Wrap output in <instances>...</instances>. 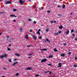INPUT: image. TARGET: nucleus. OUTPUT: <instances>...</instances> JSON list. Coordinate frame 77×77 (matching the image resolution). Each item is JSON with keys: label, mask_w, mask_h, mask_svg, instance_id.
Here are the masks:
<instances>
[{"label": "nucleus", "mask_w": 77, "mask_h": 77, "mask_svg": "<svg viewBox=\"0 0 77 77\" xmlns=\"http://www.w3.org/2000/svg\"><path fill=\"white\" fill-rule=\"evenodd\" d=\"M75 40L76 41H77V38H75Z\"/></svg>", "instance_id": "nucleus-54"}, {"label": "nucleus", "mask_w": 77, "mask_h": 77, "mask_svg": "<svg viewBox=\"0 0 77 77\" xmlns=\"http://www.w3.org/2000/svg\"><path fill=\"white\" fill-rule=\"evenodd\" d=\"M3 0H0V1H2Z\"/></svg>", "instance_id": "nucleus-63"}, {"label": "nucleus", "mask_w": 77, "mask_h": 77, "mask_svg": "<svg viewBox=\"0 0 77 77\" xmlns=\"http://www.w3.org/2000/svg\"><path fill=\"white\" fill-rule=\"evenodd\" d=\"M28 21H31V19H28Z\"/></svg>", "instance_id": "nucleus-43"}, {"label": "nucleus", "mask_w": 77, "mask_h": 77, "mask_svg": "<svg viewBox=\"0 0 77 77\" xmlns=\"http://www.w3.org/2000/svg\"><path fill=\"white\" fill-rule=\"evenodd\" d=\"M14 60L15 61V60H17V59H14Z\"/></svg>", "instance_id": "nucleus-53"}, {"label": "nucleus", "mask_w": 77, "mask_h": 77, "mask_svg": "<svg viewBox=\"0 0 77 77\" xmlns=\"http://www.w3.org/2000/svg\"><path fill=\"white\" fill-rule=\"evenodd\" d=\"M11 17H16V16L13 15H11Z\"/></svg>", "instance_id": "nucleus-11"}, {"label": "nucleus", "mask_w": 77, "mask_h": 77, "mask_svg": "<svg viewBox=\"0 0 77 77\" xmlns=\"http://www.w3.org/2000/svg\"><path fill=\"white\" fill-rule=\"evenodd\" d=\"M19 75V73H17L16 75H16V76H18V75Z\"/></svg>", "instance_id": "nucleus-30"}, {"label": "nucleus", "mask_w": 77, "mask_h": 77, "mask_svg": "<svg viewBox=\"0 0 77 77\" xmlns=\"http://www.w3.org/2000/svg\"><path fill=\"white\" fill-rule=\"evenodd\" d=\"M51 12V11H47L48 13H50Z\"/></svg>", "instance_id": "nucleus-37"}, {"label": "nucleus", "mask_w": 77, "mask_h": 77, "mask_svg": "<svg viewBox=\"0 0 77 77\" xmlns=\"http://www.w3.org/2000/svg\"><path fill=\"white\" fill-rule=\"evenodd\" d=\"M29 32H32V30H30L29 31Z\"/></svg>", "instance_id": "nucleus-49"}, {"label": "nucleus", "mask_w": 77, "mask_h": 77, "mask_svg": "<svg viewBox=\"0 0 77 77\" xmlns=\"http://www.w3.org/2000/svg\"><path fill=\"white\" fill-rule=\"evenodd\" d=\"M24 1H23L22 0H19V3H20V5H23L24 3Z\"/></svg>", "instance_id": "nucleus-2"}, {"label": "nucleus", "mask_w": 77, "mask_h": 77, "mask_svg": "<svg viewBox=\"0 0 77 77\" xmlns=\"http://www.w3.org/2000/svg\"><path fill=\"white\" fill-rule=\"evenodd\" d=\"M2 35V33H1L0 34V35Z\"/></svg>", "instance_id": "nucleus-60"}, {"label": "nucleus", "mask_w": 77, "mask_h": 77, "mask_svg": "<svg viewBox=\"0 0 77 77\" xmlns=\"http://www.w3.org/2000/svg\"><path fill=\"white\" fill-rule=\"evenodd\" d=\"M17 11V9H14L13 10V12H15L16 11Z\"/></svg>", "instance_id": "nucleus-25"}, {"label": "nucleus", "mask_w": 77, "mask_h": 77, "mask_svg": "<svg viewBox=\"0 0 77 77\" xmlns=\"http://www.w3.org/2000/svg\"><path fill=\"white\" fill-rule=\"evenodd\" d=\"M4 69H6V68H4Z\"/></svg>", "instance_id": "nucleus-58"}, {"label": "nucleus", "mask_w": 77, "mask_h": 77, "mask_svg": "<svg viewBox=\"0 0 77 77\" xmlns=\"http://www.w3.org/2000/svg\"><path fill=\"white\" fill-rule=\"evenodd\" d=\"M68 54H71V52H69Z\"/></svg>", "instance_id": "nucleus-48"}, {"label": "nucleus", "mask_w": 77, "mask_h": 77, "mask_svg": "<svg viewBox=\"0 0 77 77\" xmlns=\"http://www.w3.org/2000/svg\"><path fill=\"white\" fill-rule=\"evenodd\" d=\"M39 75H35L36 77H39Z\"/></svg>", "instance_id": "nucleus-31"}, {"label": "nucleus", "mask_w": 77, "mask_h": 77, "mask_svg": "<svg viewBox=\"0 0 77 77\" xmlns=\"http://www.w3.org/2000/svg\"><path fill=\"white\" fill-rule=\"evenodd\" d=\"M37 33L38 35H41V33H40V32H38V31L37 32Z\"/></svg>", "instance_id": "nucleus-29"}, {"label": "nucleus", "mask_w": 77, "mask_h": 77, "mask_svg": "<svg viewBox=\"0 0 77 77\" xmlns=\"http://www.w3.org/2000/svg\"><path fill=\"white\" fill-rule=\"evenodd\" d=\"M49 72V74H51V72Z\"/></svg>", "instance_id": "nucleus-42"}, {"label": "nucleus", "mask_w": 77, "mask_h": 77, "mask_svg": "<svg viewBox=\"0 0 77 77\" xmlns=\"http://www.w3.org/2000/svg\"><path fill=\"white\" fill-rule=\"evenodd\" d=\"M71 32H72V33L74 32V30L73 29H72L71 30Z\"/></svg>", "instance_id": "nucleus-33"}, {"label": "nucleus", "mask_w": 77, "mask_h": 77, "mask_svg": "<svg viewBox=\"0 0 77 77\" xmlns=\"http://www.w3.org/2000/svg\"><path fill=\"white\" fill-rule=\"evenodd\" d=\"M65 55V54H61V56L62 57H64Z\"/></svg>", "instance_id": "nucleus-19"}, {"label": "nucleus", "mask_w": 77, "mask_h": 77, "mask_svg": "<svg viewBox=\"0 0 77 77\" xmlns=\"http://www.w3.org/2000/svg\"><path fill=\"white\" fill-rule=\"evenodd\" d=\"M29 2H30V0H29Z\"/></svg>", "instance_id": "nucleus-61"}, {"label": "nucleus", "mask_w": 77, "mask_h": 77, "mask_svg": "<svg viewBox=\"0 0 77 77\" xmlns=\"http://www.w3.org/2000/svg\"><path fill=\"white\" fill-rule=\"evenodd\" d=\"M28 58H30V57H28Z\"/></svg>", "instance_id": "nucleus-59"}, {"label": "nucleus", "mask_w": 77, "mask_h": 77, "mask_svg": "<svg viewBox=\"0 0 77 77\" xmlns=\"http://www.w3.org/2000/svg\"><path fill=\"white\" fill-rule=\"evenodd\" d=\"M6 4H11V2H9V1H8V2H6Z\"/></svg>", "instance_id": "nucleus-8"}, {"label": "nucleus", "mask_w": 77, "mask_h": 77, "mask_svg": "<svg viewBox=\"0 0 77 77\" xmlns=\"http://www.w3.org/2000/svg\"><path fill=\"white\" fill-rule=\"evenodd\" d=\"M8 60L9 62H12V60L11 59L9 58L8 59Z\"/></svg>", "instance_id": "nucleus-14"}, {"label": "nucleus", "mask_w": 77, "mask_h": 77, "mask_svg": "<svg viewBox=\"0 0 77 77\" xmlns=\"http://www.w3.org/2000/svg\"><path fill=\"white\" fill-rule=\"evenodd\" d=\"M63 45L64 46H65L66 45V43H65V44H63Z\"/></svg>", "instance_id": "nucleus-39"}, {"label": "nucleus", "mask_w": 77, "mask_h": 77, "mask_svg": "<svg viewBox=\"0 0 77 77\" xmlns=\"http://www.w3.org/2000/svg\"><path fill=\"white\" fill-rule=\"evenodd\" d=\"M40 31H41V29H38V32H40Z\"/></svg>", "instance_id": "nucleus-46"}, {"label": "nucleus", "mask_w": 77, "mask_h": 77, "mask_svg": "<svg viewBox=\"0 0 77 77\" xmlns=\"http://www.w3.org/2000/svg\"><path fill=\"white\" fill-rule=\"evenodd\" d=\"M48 29H49V28H47L46 29V32H48Z\"/></svg>", "instance_id": "nucleus-23"}, {"label": "nucleus", "mask_w": 77, "mask_h": 77, "mask_svg": "<svg viewBox=\"0 0 77 77\" xmlns=\"http://www.w3.org/2000/svg\"><path fill=\"white\" fill-rule=\"evenodd\" d=\"M17 63H18L17 62H15L13 64L12 66H14V65H16V64H17Z\"/></svg>", "instance_id": "nucleus-5"}, {"label": "nucleus", "mask_w": 77, "mask_h": 77, "mask_svg": "<svg viewBox=\"0 0 77 77\" xmlns=\"http://www.w3.org/2000/svg\"><path fill=\"white\" fill-rule=\"evenodd\" d=\"M13 22H16V20H13Z\"/></svg>", "instance_id": "nucleus-41"}, {"label": "nucleus", "mask_w": 77, "mask_h": 77, "mask_svg": "<svg viewBox=\"0 0 77 77\" xmlns=\"http://www.w3.org/2000/svg\"><path fill=\"white\" fill-rule=\"evenodd\" d=\"M47 49H44L41 50V51H47Z\"/></svg>", "instance_id": "nucleus-12"}, {"label": "nucleus", "mask_w": 77, "mask_h": 77, "mask_svg": "<svg viewBox=\"0 0 77 77\" xmlns=\"http://www.w3.org/2000/svg\"><path fill=\"white\" fill-rule=\"evenodd\" d=\"M34 24H36V21H34Z\"/></svg>", "instance_id": "nucleus-36"}, {"label": "nucleus", "mask_w": 77, "mask_h": 77, "mask_svg": "<svg viewBox=\"0 0 77 77\" xmlns=\"http://www.w3.org/2000/svg\"><path fill=\"white\" fill-rule=\"evenodd\" d=\"M58 8H59V7L60 8V6L59 5L58 6Z\"/></svg>", "instance_id": "nucleus-51"}, {"label": "nucleus", "mask_w": 77, "mask_h": 77, "mask_svg": "<svg viewBox=\"0 0 77 77\" xmlns=\"http://www.w3.org/2000/svg\"><path fill=\"white\" fill-rule=\"evenodd\" d=\"M33 36L34 39H35V40H36V39L37 38V37H36V36H35L34 35H33Z\"/></svg>", "instance_id": "nucleus-4"}, {"label": "nucleus", "mask_w": 77, "mask_h": 77, "mask_svg": "<svg viewBox=\"0 0 77 77\" xmlns=\"http://www.w3.org/2000/svg\"><path fill=\"white\" fill-rule=\"evenodd\" d=\"M65 6H66L65 5H63V9H65Z\"/></svg>", "instance_id": "nucleus-21"}, {"label": "nucleus", "mask_w": 77, "mask_h": 77, "mask_svg": "<svg viewBox=\"0 0 77 77\" xmlns=\"http://www.w3.org/2000/svg\"><path fill=\"white\" fill-rule=\"evenodd\" d=\"M53 57V55H51L49 56V58H52V57Z\"/></svg>", "instance_id": "nucleus-20"}, {"label": "nucleus", "mask_w": 77, "mask_h": 77, "mask_svg": "<svg viewBox=\"0 0 77 77\" xmlns=\"http://www.w3.org/2000/svg\"><path fill=\"white\" fill-rule=\"evenodd\" d=\"M7 56V55H6V54L4 55L3 56L2 55L1 56V59H2V58H3V57H6Z\"/></svg>", "instance_id": "nucleus-3"}, {"label": "nucleus", "mask_w": 77, "mask_h": 77, "mask_svg": "<svg viewBox=\"0 0 77 77\" xmlns=\"http://www.w3.org/2000/svg\"><path fill=\"white\" fill-rule=\"evenodd\" d=\"M9 35H8L6 36V38L7 40H8L9 39Z\"/></svg>", "instance_id": "nucleus-7"}, {"label": "nucleus", "mask_w": 77, "mask_h": 77, "mask_svg": "<svg viewBox=\"0 0 77 77\" xmlns=\"http://www.w3.org/2000/svg\"><path fill=\"white\" fill-rule=\"evenodd\" d=\"M15 55H16V56H18V57H19V56H20L19 54H15Z\"/></svg>", "instance_id": "nucleus-16"}, {"label": "nucleus", "mask_w": 77, "mask_h": 77, "mask_svg": "<svg viewBox=\"0 0 77 77\" xmlns=\"http://www.w3.org/2000/svg\"><path fill=\"white\" fill-rule=\"evenodd\" d=\"M58 15L59 16V17H62V15L61 14H58Z\"/></svg>", "instance_id": "nucleus-27"}, {"label": "nucleus", "mask_w": 77, "mask_h": 77, "mask_svg": "<svg viewBox=\"0 0 77 77\" xmlns=\"http://www.w3.org/2000/svg\"><path fill=\"white\" fill-rule=\"evenodd\" d=\"M46 41L48 42H49V43H50V41H49V40H48V39L47 38L46 39Z\"/></svg>", "instance_id": "nucleus-22"}, {"label": "nucleus", "mask_w": 77, "mask_h": 77, "mask_svg": "<svg viewBox=\"0 0 77 77\" xmlns=\"http://www.w3.org/2000/svg\"><path fill=\"white\" fill-rule=\"evenodd\" d=\"M55 35H58L59 33H54Z\"/></svg>", "instance_id": "nucleus-28"}, {"label": "nucleus", "mask_w": 77, "mask_h": 77, "mask_svg": "<svg viewBox=\"0 0 77 77\" xmlns=\"http://www.w3.org/2000/svg\"><path fill=\"white\" fill-rule=\"evenodd\" d=\"M42 37L41 36L39 38V39H42Z\"/></svg>", "instance_id": "nucleus-38"}, {"label": "nucleus", "mask_w": 77, "mask_h": 77, "mask_svg": "<svg viewBox=\"0 0 77 77\" xmlns=\"http://www.w3.org/2000/svg\"><path fill=\"white\" fill-rule=\"evenodd\" d=\"M75 33H77V30L75 31Z\"/></svg>", "instance_id": "nucleus-55"}, {"label": "nucleus", "mask_w": 77, "mask_h": 77, "mask_svg": "<svg viewBox=\"0 0 77 77\" xmlns=\"http://www.w3.org/2000/svg\"><path fill=\"white\" fill-rule=\"evenodd\" d=\"M69 30H67L66 32V34H67V35H68V34H69Z\"/></svg>", "instance_id": "nucleus-15"}, {"label": "nucleus", "mask_w": 77, "mask_h": 77, "mask_svg": "<svg viewBox=\"0 0 77 77\" xmlns=\"http://www.w3.org/2000/svg\"><path fill=\"white\" fill-rule=\"evenodd\" d=\"M69 51H71V50H69Z\"/></svg>", "instance_id": "nucleus-64"}, {"label": "nucleus", "mask_w": 77, "mask_h": 77, "mask_svg": "<svg viewBox=\"0 0 77 77\" xmlns=\"http://www.w3.org/2000/svg\"><path fill=\"white\" fill-rule=\"evenodd\" d=\"M54 51H55V52H57V50L56 48H55L54 49Z\"/></svg>", "instance_id": "nucleus-24"}, {"label": "nucleus", "mask_w": 77, "mask_h": 77, "mask_svg": "<svg viewBox=\"0 0 77 77\" xmlns=\"http://www.w3.org/2000/svg\"><path fill=\"white\" fill-rule=\"evenodd\" d=\"M8 51H10V50H11V49H10V48H8Z\"/></svg>", "instance_id": "nucleus-35"}, {"label": "nucleus", "mask_w": 77, "mask_h": 77, "mask_svg": "<svg viewBox=\"0 0 77 77\" xmlns=\"http://www.w3.org/2000/svg\"><path fill=\"white\" fill-rule=\"evenodd\" d=\"M19 30H20V32H23V28H20Z\"/></svg>", "instance_id": "nucleus-13"}, {"label": "nucleus", "mask_w": 77, "mask_h": 77, "mask_svg": "<svg viewBox=\"0 0 77 77\" xmlns=\"http://www.w3.org/2000/svg\"><path fill=\"white\" fill-rule=\"evenodd\" d=\"M61 66H62V64H61V63H59V66H58V67H60H60H61Z\"/></svg>", "instance_id": "nucleus-9"}, {"label": "nucleus", "mask_w": 77, "mask_h": 77, "mask_svg": "<svg viewBox=\"0 0 77 77\" xmlns=\"http://www.w3.org/2000/svg\"><path fill=\"white\" fill-rule=\"evenodd\" d=\"M26 70H30L31 69V68L30 67H28L25 69Z\"/></svg>", "instance_id": "nucleus-6"}, {"label": "nucleus", "mask_w": 77, "mask_h": 77, "mask_svg": "<svg viewBox=\"0 0 77 77\" xmlns=\"http://www.w3.org/2000/svg\"><path fill=\"white\" fill-rule=\"evenodd\" d=\"M27 46L29 47H31V46H30V45H27Z\"/></svg>", "instance_id": "nucleus-50"}, {"label": "nucleus", "mask_w": 77, "mask_h": 77, "mask_svg": "<svg viewBox=\"0 0 77 77\" xmlns=\"http://www.w3.org/2000/svg\"><path fill=\"white\" fill-rule=\"evenodd\" d=\"M72 35L73 36H74H74H75V35H74V34H73Z\"/></svg>", "instance_id": "nucleus-45"}, {"label": "nucleus", "mask_w": 77, "mask_h": 77, "mask_svg": "<svg viewBox=\"0 0 77 77\" xmlns=\"http://www.w3.org/2000/svg\"><path fill=\"white\" fill-rule=\"evenodd\" d=\"M43 8H39V10L40 11H42V10H43Z\"/></svg>", "instance_id": "nucleus-17"}, {"label": "nucleus", "mask_w": 77, "mask_h": 77, "mask_svg": "<svg viewBox=\"0 0 77 77\" xmlns=\"http://www.w3.org/2000/svg\"><path fill=\"white\" fill-rule=\"evenodd\" d=\"M61 32H62V31H59L58 32L59 33H61Z\"/></svg>", "instance_id": "nucleus-34"}, {"label": "nucleus", "mask_w": 77, "mask_h": 77, "mask_svg": "<svg viewBox=\"0 0 77 77\" xmlns=\"http://www.w3.org/2000/svg\"><path fill=\"white\" fill-rule=\"evenodd\" d=\"M49 72V71H47V72H45V73H47V72Z\"/></svg>", "instance_id": "nucleus-40"}, {"label": "nucleus", "mask_w": 77, "mask_h": 77, "mask_svg": "<svg viewBox=\"0 0 77 77\" xmlns=\"http://www.w3.org/2000/svg\"><path fill=\"white\" fill-rule=\"evenodd\" d=\"M9 46H11V45L10 44L9 45Z\"/></svg>", "instance_id": "nucleus-56"}, {"label": "nucleus", "mask_w": 77, "mask_h": 77, "mask_svg": "<svg viewBox=\"0 0 77 77\" xmlns=\"http://www.w3.org/2000/svg\"><path fill=\"white\" fill-rule=\"evenodd\" d=\"M48 65H49V66H51V64H48Z\"/></svg>", "instance_id": "nucleus-44"}, {"label": "nucleus", "mask_w": 77, "mask_h": 77, "mask_svg": "<svg viewBox=\"0 0 77 77\" xmlns=\"http://www.w3.org/2000/svg\"><path fill=\"white\" fill-rule=\"evenodd\" d=\"M59 29H62V28H63V27L62 26H60L59 27Z\"/></svg>", "instance_id": "nucleus-10"}, {"label": "nucleus", "mask_w": 77, "mask_h": 77, "mask_svg": "<svg viewBox=\"0 0 77 77\" xmlns=\"http://www.w3.org/2000/svg\"><path fill=\"white\" fill-rule=\"evenodd\" d=\"M75 60H77V57H75Z\"/></svg>", "instance_id": "nucleus-47"}, {"label": "nucleus", "mask_w": 77, "mask_h": 77, "mask_svg": "<svg viewBox=\"0 0 77 77\" xmlns=\"http://www.w3.org/2000/svg\"><path fill=\"white\" fill-rule=\"evenodd\" d=\"M73 67H75V68L76 67H77V65H73Z\"/></svg>", "instance_id": "nucleus-32"}, {"label": "nucleus", "mask_w": 77, "mask_h": 77, "mask_svg": "<svg viewBox=\"0 0 77 77\" xmlns=\"http://www.w3.org/2000/svg\"><path fill=\"white\" fill-rule=\"evenodd\" d=\"M28 56H32V54H29L28 55Z\"/></svg>", "instance_id": "nucleus-52"}, {"label": "nucleus", "mask_w": 77, "mask_h": 77, "mask_svg": "<svg viewBox=\"0 0 77 77\" xmlns=\"http://www.w3.org/2000/svg\"><path fill=\"white\" fill-rule=\"evenodd\" d=\"M2 77H5V76H2Z\"/></svg>", "instance_id": "nucleus-62"}, {"label": "nucleus", "mask_w": 77, "mask_h": 77, "mask_svg": "<svg viewBox=\"0 0 77 77\" xmlns=\"http://www.w3.org/2000/svg\"><path fill=\"white\" fill-rule=\"evenodd\" d=\"M51 23H56V21H51Z\"/></svg>", "instance_id": "nucleus-26"}, {"label": "nucleus", "mask_w": 77, "mask_h": 77, "mask_svg": "<svg viewBox=\"0 0 77 77\" xmlns=\"http://www.w3.org/2000/svg\"><path fill=\"white\" fill-rule=\"evenodd\" d=\"M47 60L46 58H45V59H43L41 61V62H42V63H43V62H46L47 61Z\"/></svg>", "instance_id": "nucleus-1"}, {"label": "nucleus", "mask_w": 77, "mask_h": 77, "mask_svg": "<svg viewBox=\"0 0 77 77\" xmlns=\"http://www.w3.org/2000/svg\"><path fill=\"white\" fill-rule=\"evenodd\" d=\"M72 13H70V14L71 15H72Z\"/></svg>", "instance_id": "nucleus-57"}, {"label": "nucleus", "mask_w": 77, "mask_h": 77, "mask_svg": "<svg viewBox=\"0 0 77 77\" xmlns=\"http://www.w3.org/2000/svg\"><path fill=\"white\" fill-rule=\"evenodd\" d=\"M25 38H26V39H28L29 38L28 37V36H27V35H26Z\"/></svg>", "instance_id": "nucleus-18"}]
</instances>
